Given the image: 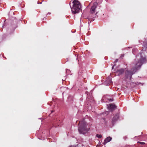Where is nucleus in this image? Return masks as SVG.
Returning <instances> with one entry per match:
<instances>
[{"label":"nucleus","mask_w":147,"mask_h":147,"mask_svg":"<svg viewBox=\"0 0 147 147\" xmlns=\"http://www.w3.org/2000/svg\"><path fill=\"white\" fill-rule=\"evenodd\" d=\"M73 6L71 7V11L73 14L78 13L81 11V6L80 2L77 0H74L72 2ZM71 2H70V6Z\"/></svg>","instance_id":"f257e3e1"},{"label":"nucleus","mask_w":147,"mask_h":147,"mask_svg":"<svg viewBox=\"0 0 147 147\" xmlns=\"http://www.w3.org/2000/svg\"><path fill=\"white\" fill-rule=\"evenodd\" d=\"M146 61V58L145 57L140 56V57L139 59L136 61L135 63L133 66V69L134 71H136L139 69L142 64Z\"/></svg>","instance_id":"f03ea898"},{"label":"nucleus","mask_w":147,"mask_h":147,"mask_svg":"<svg viewBox=\"0 0 147 147\" xmlns=\"http://www.w3.org/2000/svg\"><path fill=\"white\" fill-rule=\"evenodd\" d=\"M79 124L78 130L80 134H84L89 130V128H87V123L84 120L80 121Z\"/></svg>","instance_id":"7ed1b4c3"},{"label":"nucleus","mask_w":147,"mask_h":147,"mask_svg":"<svg viewBox=\"0 0 147 147\" xmlns=\"http://www.w3.org/2000/svg\"><path fill=\"white\" fill-rule=\"evenodd\" d=\"M136 71H134L133 69V68L131 69V70H126L125 71V77L127 78L130 77V79L131 77V76Z\"/></svg>","instance_id":"20e7f679"},{"label":"nucleus","mask_w":147,"mask_h":147,"mask_svg":"<svg viewBox=\"0 0 147 147\" xmlns=\"http://www.w3.org/2000/svg\"><path fill=\"white\" fill-rule=\"evenodd\" d=\"M98 3L96 2H95L94 3L93 5L91 7L90 9V13L91 14L94 13L95 12V9L96 8Z\"/></svg>","instance_id":"39448f33"},{"label":"nucleus","mask_w":147,"mask_h":147,"mask_svg":"<svg viewBox=\"0 0 147 147\" xmlns=\"http://www.w3.org/2000/svg\"><path fill=\"white\" fill-rule=\"evenodd\" d=\"M117 106L114 104H110L108 107V109L112 111L116 109Z\"/></svg>","instance_id":"423d86ee"},{"label":"nucleus","mask_w":147,"mask_h":147,"mask_svg":"<svg viewBox=\"0 0 147 147\" xmlns=\"http://www.w3.org/2000/svg\"><path fill=\"white\" fill-rule=\"evenodd\" d=\"M119 118V114L118 113L116 114L112 119L111 122L113 125L115 123V122L118 120Z\"/></svg>","instance_id":"0eeeda50"},{"label":"nucleus","mask_w":147,"mask_h":147,"mask_svg":"<svg viewBox=\"0 0 147 147\" xmlns=\"http://www.w3.org/2000/svg\"><path fill=\"white\" fill-rule=\"evenodd\" d=\"M124 71V69H117L116 71V73L118 74V75H120L123 73Z\"/></svg>","instance_id":"6e6552de"},{"label":"nucleus","mask_w":147,"mask_h":147,"mask_svg":"<svg viewBox=\"0 0 147 147\" xmlns=\"http://www.w3.org/2000/svg\"><path fill=\"white\" fill-rule=\"evenodd\" d=\"M111 139L112 138L109 136L107 137L105 140L104 142H103V144L105 145V144L107 142H109L111 140Z\"/></svg>","instance_id":"1a4fd4ad"},{"label":"nucleus","mask_w":147,"mask_h":147,"mask_svg":"<svg viewBox=\"0 0 147 147\" xmlns=\"http://www.w3.org/2000/svg\"><path fill=\"white\" fill-rule=\"evenodd\" d=\"M105 82H107L108 84H110L111 82V79L110 78H108Z\"/></svg>","instance_id":"9d476101"},{"label":"nucleus","mask_w":147,"mask_h":147,"mask_svg":"<svg viewBox=\"0 0 147 147\" xmlns=\"http://www.w3.org/2000/svg\"><path fill=\"white\" fill-rule=\"evenodd\" d=\"M96 136L99 138H100L102 137V136L100 134H97L96 135Z\"/></svg>","instance_id":"9b49d317"},{"label":"nucleus","mask_w":147,"mask_h":147,"mask_svg":"<svg viewBox=\"0 0 147 147\" xmlns=\"http://www.w3.org/2000/svg\"><path fill=\"white\" fill-rule=\"evenodd\" d=\"M144 47H145V49H146L147 47V44L146 45H144Z\"/></svg>","instance_id":"f8f14e48"},{"label":"nucleus","mask_w":147,"mask_h":147,"mask_svg":"<svg viewBox=\"0 0 147 147\" xmlns=\"http://www.w3.org/2000/svg\"><path fill=\"white\" fill-rule=\"evenodd\" d=\"M140 142V143L142 144H145V143L144 142Z\"/></svg>","instance_id":"ddd939ff"},{"label":"nucleus","mask_w":147,"mask_h":147,"mask_svg":"<svg viewBox=\"0 0 147 147\" xmlns=\"http://www.w3.org/2000/svg\"><path fill=\"white\" fill-rule=\"evenodd\" d=\"M109 100L111 101H112L113 100V99H110Z\"/></svg>","instance_id":"4468645a"},{"label":"nucleus","mask_w":147,"mask_h":147,"mask_svg":"<svg viewBox=\"0 0 147 147\" xmlns=\"http://www.w3.org/2000/svg\"><path fill=\"white\" fill-rule=\"evenodd\" d=\"M118 61V59H116L115 60V62H117Z\"/></svg>","instance_id":"2eb2a0df"},{"label":"nucleus","mask_w":147,"mask_h":147,"mask_svg":"<svg viewBox=\"0 0 147 147\" xmlns=\"http://www.w3.org/2000/svg\"><path fill=\"white\" fill-rule=\"evenodd\" d=\"M114 66H113L112 67V69H114Z\"/></svg>","instance_id":"dca6fc26"},{"label":"nucleus","mask_w":147,"mask_h":147,"mask_svg":"<svg viewBox=\"0 0 147 147\" xmlns=\"http://www.w3.org/2000/svg\"><path fill=\"white\" fill-rule=\"evenodd\" d=\"M120 94H121V93H119L118 94V95H120Z\"/></svg>","instance_id":"f3484780"},{"label":"nucleus","mask_w":147,"mask_h":147,"mask_svg":"<svg viewBox=\"0 0 147 147\" xmlns=\"http://www.w3.org/2000/svg\"><path fill=\"white\" fill-rule=\"evenodd\" d=\"M54 112V111H51V113H52L53 112Z\"/></svg>","instance_id":"a211bd4d"},{"label":"nucleus","mask_w":147,"mask_h":147,"mask_svg":"<svg viewBox=\"0 0 147 147\" xmlns=\"http://www.w3.org/2000/svg\"><path fill=\"white\" fill-rule=\"evenodd\" d=\"M138 142V143H140V142Z\"/></svg>","instance_id":"6ab92c4d"}]
</instances>
